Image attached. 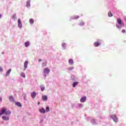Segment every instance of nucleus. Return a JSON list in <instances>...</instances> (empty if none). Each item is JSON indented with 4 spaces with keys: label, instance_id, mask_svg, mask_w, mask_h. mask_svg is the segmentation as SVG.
<instances>
[{
    "label": "nucleus",
    "instance_id": "1",
    "mask_svg": "<svg viewBox=\"0 0 126 126\" xmlns=\"http://www.w3.org/2000/svg\"><path fill=\"white\" fill-rule=\"evenodd\" d=\"M3 114H5L7 116H9L11 112L9 110L6 111V108H2L1 111H0V117L1 115H3Z\"/></svg>",
    "mask_w": 126,
    "mask_h": 126
},
{
    "label": "nucleus",
    "instance_id": "2",
    "mask_svg": "<svg viewBox=\"0 0 126 126\" xmlns=\"http://www.w3.org/2000/svg\"><path fill=\"white\" fill-rule=\"evenodd\" d=\"M111 119H113L114 122L115 123H118V117H117V115H112L111 116Z\"/></svg>",
    "mask_w": 126,
    "mask_h": 126
},
{
    "label": "nucleus",
    "instance_id": "3",
    "mask_svg": "<svg viewBox=\"0 0 126 126\" xmlns=\"http://www.w3.org/2000/svg\"><path fill=\"white\" fill-rule=\"evenodd\" d=\"M43 72L45 74H49L50 73V69L48 67L45 68Z\"/></svg>",
    "mask_w": 126,
    "mask_h": 126
},
{
    "label": "nucleus",
    "instance_id": "4",
    "mask_svg": "<svg viewBox=\"0 0 126 126\" xmlns=\"http://www.w3.org/2000/svg\"><path fill=\"white\" fill-rule=\"evenodd\" d=\"M117 22L118 24H119L120 25H121V26H123V27L124 26V22H122V20H121V19H118Z\"/></svg>",
    "mask_w": 126,
    "mask_h": 126
},
{
    "label": "nucleus",
    "instance_id": "5",
    "mask_svg": "<svg viewBox=\"0 0 126 126\" xmlns=\"http://www.w3.org/2000/svg\"><path fill=\"white\" fill-rule=\"evenodd\" d=\"M18 25L19 28H22V23L21 22V20L20 19H18Z\"/></svg>",
    "mask_w": 126,
    "mask_h": 126
},
{
    "label": "nucleus",
    "instance_id": "6",
    "mask_svg": "<svg viewBox=\"0 0 126 126\" xmlns=\"http://www.w3.org/2000/svg\"><path fill=\"white\" fill-rule=\"evenodd\" d=\"M2 119L4 121H9V117H7V116H3L2 117Z\"/></svg>",
    "mask_w": 126,
    "mask_h": 126
},
{
    "label": "nucleus",
    "instance_id": "7",
    "mask_svg": "<svg viewBox=\"0 0 126 126\" xmlns=\"http://www.w3.org/2000/svg\"><path fill=\"white\" fill-rule=\"evenodd\" d=\"M28 66V61H25L24 63V70H25L26 69V68H27V67Z\"/></svg>",
    "mask_w": 126,
    "mask_h": 126
},
{
    "label": "nucleus",
    "instance_id": "8",
    "mask_svg": "<svg viewBox=\"0 0 126 126\" xmlns=\"http://www.w3.org/2000/svg\"><path fill=\"white\" fill-rule=\"evenodd\" d=\"M85 101H86V96L82 97L80 99V102H81L82 103H84Z\"/></svg>",
    "mask_w": 126,
    "mask_h": 126
},
{
    "label": "nucleus",
    "instance_id": "9",
    "mask_svg": "<svg viewBox=\"0 0 126 126\" xmlns=\"http://www.w3.org/2000/svg\"><path fill=\"white\" fill-rule=\"evenodd\" d=\"M31 97H32L33 99L35 98V97H36V92L35 91L31 93Z\"/></svg>",
    "mask_w": 126,
    "mask_h": 126
},
{
    "label": "nucleus",
    "instance_id": "10",
    "mask_svg": "<svg viewBox=\"0 0 126 126\" xmlns=\"http://www.w3.org/2000/svg\"><path fill=\"white\" fill-rule=\"evenodd\" d=\"M42 99L43 101H47L48 100V96L47 95H43Z\"/></svg>",
    "mask_w": 126,
    "mask_h": 126
},
{
    "label": "nucleus",
    "instance_id": "11",
    "mask_svg": "<svg viewBox=\"0 0 126 126\" xmlns=\"http://www.w3.org/2000/svg\"><path fill=\"white\" fill-rule=\"evenodd\" d=\"M39 112L42 114H45V113H46V110L43 108H42L41 109H39Z\"/></svg>",
    "mask_w": 126,
    "mask_h": 126
},
{
    "label": "nucleus",
    "instance_id": "12",
    "mask_svg": "<svg viewBox=\"0 0 126 126\" xmlns=\"http://www.w3.org/2000/svg\"><path fill=\"white\" fill-rule=\"evenodd\" d=\"M10 72H11V69H8L6 73V76H8V75H9Z\"/></svg>",
    "mask_w": 126,
    "mask_h": 126
},
{
    "label": "nucleus",
    "instance_id": "13",
    "mask_svg": "<svg viewBox=\"0 0 126 126\" xmlns=\"http://www.w3.org/2000/svg\"><path fill=\"white\" fill-rule=\"evenodd\" d=\"M15 105H17L18 107H20V108H21V107H22V105L21 104V103L19 102H17L15 103Z\"/></svg>",
    "mask_w": 126,
    "mask_h": 126
},
{
    "label": "nucleus",
    "instance_id": "14",
    "mask_svg": "<svg viewBox=\"0 0 126 126\" xmlns=\"http://www.w3.org/2000/svg\"><path fill=\"white\" fill-rule=\"evenodd\" d=\"M68 63H69V64H73L74 63H73V60L72 59H69L68 61Z\"/></svg>",
    "mask_w": 126,
    "mask_h": 126
},
{
    "label": "nucleus",
    "instance_id": "15",
    "mask_svg": "<svg viewBox=\"0 0 126 126\" xmlns=\"http://www.w3.org/2000/svg\"><path fill=\"white\" fill-rule=\"evenodd\" d=\"M30 45V43L28 41H27L25 43V47H29Z\"/></svg>",
    "mask_w": 126,
    "mask_h": 126
},
{
    "label": "nucleus",
    "instance_id": "16",
    "mask_svg": "<svg viewBox=\"0 0 126 126\" xmlns=\"http://www.w3.org/2000/svg\"><path fill=\"white\" fill-rule=\"evenodd\" d=\"M9 100L11 101V102H14V98H13V96H10L9 97Z\"/></svg>",
    "mask_w": 126,
    "mask_h": 126
},
{
    "label": "nucleus",
    "instance_id": "17",
    "mask_svg": "<svg viewBox=\"0 0 126 126\" xmlns=\"http://www.w3.org/2000/svg\"><path fill=\"white\" fill-rule=\"evenodd\" d=\"M78 83H79V82H75L73 83V87H75V86H76V85H77V84H78Z\"/></svg>",
    "mask_w": 126,
    "mask_h": 126
},
{
    "label": "nucleus",
    "instance_id": "18",
    "mask_svg": "<svg viewBox=\"0 0 126 126\" xmlns=\"http://www.w3.org/2000/svg\"><path fill=\"white\" fill-rule=\"evenodd\" d=\"M108 16L109 17H112V16H113V14L112 13V12H111V11H109L108 12Z\"/></svg>",
    "mask_w": 126,
    "mask_h": 126
},
{
    "label": "nucleus",
    "instance_id": "19",
    "mask_svg": "<svg viewBox=\"0 0 126 126\" xmlns=\"http://www.w3.org/2000/svg\"><path fill=\"white\" fill-rule=\"evenodd\" d=\"M30 23L31 24H33L34 23V20L33 19H30Z\"/></svg>",
    "mask_w": 126,
    "mask_h": 126
},
{
    "label": "nucleus",
    "instance_id": "20",
    "mask_svg": "<svg viewBox=\"0 0 126 126\" xmlns=\"http://www.w3.org/2000/svg\"><path fill=\"white\" fill-rule=\"evenodd\" d=\"M94 46L95 47H98V46H99V45H100V43L99 42H94Z\"/></svg>",
    "mask_w": 126,
    "mask_h": 126
},
{
    "label": "nucleus",
    "instance_id": "21",
    "mask_svg": "<svg viewBox=\"0 0 126 126\" xmlns=\"http://www.w3.org/2000/svg\"><path fill=\"white\" fill-rule=\"evenodd\" d=\"M85 24V23H84L83 21H81L80 23V26H83V25H84Z\"/></svg>",
    "mask_w": 126,
    "mask_h": 126
},
{
    "label": "nucleus",
    "instance_id": "22",
    "mask_svg": "<svg viewBox=\"0 0 126 126\" xmlns=\"http://www.w3.org/2000/svg\"><path fill=\"white\" fill-rule=\"evenodd\" d=\"M30 1H28L27 2V7H30Z\"/></svg>",
    "mask_w": 126,
    "mask_h": 126
},
{
    "label": "nucleus",
    "instance_id": "23",
    "mask_svg": "<svg viewBox=\"0 0 126 126\" xmlns=\"http://www.w3.org/2000/svg\"><path fill=\"white\" fill-rule=\"evenodd\" d=\"M21 76H22V77H23L24 78H25V77H26V76L25 75V73H22L21 74Z\"/></svg>",
    "mask_w": 126,
    "mask_h": 126
},
{
    "label": "nucleus",
    "instance_id": "24",
    "mask_svg": "<svg viewBox=\"0 0 126 126\" xmlns=\"http://www.w3.org/2000/svg\"><path fill=\"white\" fill-rule=\"evenodd\" d=\"M46 111L47 112H50V107H49V106L46 107Z\"/></svg>",
    "mask_w": 126,
    "mask_h": 126
},
{
    "label": "nucleus",
    "instance_id": "25",
    "mask_svg": "<svg viewBox=\"0 0 126 126\" xmlns=\"http://www.w3.org/2000/svg\"><path fill=\"white\" fill-rule=\"evenodd\" d=\"M78 18H79V16H75L73 17V19H78Z\"/></svg>",
    "mask_w": 126,
    "mask_h": 126
},
{
    "label": "nucleus",
    "instance_id": "26",
    "mask_svg": "<svg viewBox=\"0 0 126 126\" xmlns=\"http://www.w3.org/2000/svg\"><path fill=\"white\" fill-rule=\"evenodd\" d=\"M41 91H44L45 90V87H40Z\"/></svg>",
    "mask_w": 126,
    "mask_h": 126
},
{
    "label": "nucleus",
    "instance_id": "27",
    "mask_svg": "<svg viewBox=\"0 0 126 126\" xmlns=\"http://www.w3.org/2000/svg\"><path fill=\"white\" fill-rule=\"evenodd\" d=\"M16 18V16L15 15H13L12 16V19H15Z\"/></svg>",
    "mask_w": 126,
    "mask_h": 126
},
{
    "label": "nucleus",
    "instance_id": "28",
    "mask_svg": "<svg viewBox=\"0 0 126 126\" xmlns=\"http://www.w3.org/2000/svg\"><path fill=\"white\" fill-rule=\"evenodd\" d=\"M42 66L44 67L45 66H47V64L45 63H42Z\"/></svg>",
    "mask_w": 126,
    "mask_h": 126
},
{
    "label": "nucleus",
    "instance_id": "29",
    "mask_svg": "<svg viewBox=\"0 0 126 126\" xmlns=\"http://www.w3.org/2000/svg\"><path fill=\"white\" fill-rule=\"evenodd\" d=\"M73 68H74V67H71L68 68V70H72V69H73Z\"/></svg>",
    "mask_w": 126,
    "mask_h": 126
},
{
    "label": "nucleus",
    "instance_id": "30",
    "mask_svg": "<svg viewBox=\"0 0 126 126\" xmlns=\"http://www.w3.org/2000/svg\"><path fill=\"white\" fill-rule=\"evenodd\" d=\"M123 33H126V30H122Z\"/></svg>",
    "mask_w": 126,
    "mask_h": 126
},
{
    "label": "nucleus",
    "instance_id": "31",
    "mask_svg": "<svg viewBox=\"0 0 126 126\" xmlns=\"http://www.w3.org/2000/svg\"><path fill=\"white\" fill-rule=\"evenodd\" d=\"M117 28H119V29H121V27L119 26H118V25H116Z\"/></svg>",
    "mask_w": 126,
    "mask_h": 126
},
{
    "label": "nucleus",
    "instance_id": "32",
    "mask_svg": "<svg viewBox=\"0 0 126 126\" xmlns=\"http://www.w3.org/2000/svg\"><path fill=\"white\" fill-rule=\"evenodd\" d=\"M3 69L1 67H0V71H2Z\"/></svg>",
    "mask_w": 126,
    "mask_h": 126
},
{
    "label": "nucleus",
    "instance_id": "33",
    "mask_svg": "<svg viewBox=\"0 0 126 126\" xmlns=\"http://www.w3.org/2000/svg\"><path fill=\"white\" fill-rule=\"evenodd\" d=\"M62 46H63V47H64V46H65V43H63V44H62Z\"/></svg>",
    "mask_w": 126,
    "mask_h": 126
},
{
    "label": "nucleus",
    "instance_id": "34",
    "mask_svg": "<svg viewBox=\"0 0 126 126\" xmlns=\"http://www.w3.org/2000/svg\"><path fill=\"white\" fill-rule=\"evenodd\" d=\"M41 61H42V60H41V59L38 60L39 62H41Z\"/></svg>",
    "mask_w": 126,
    "mask_h": 126
},
{
    "label": "nucleus",
    "instance_id": "35",
    "mask_svg": "<svg viewBox=\"0 0 126 126\" xmlns=\"http://www.w3.org/2000/svg\"><path fill=\"white\" fill-rule=\"evenodd\" d=\"M1 100H2V98H1V97H0V101H1Z\"/></svg>",
    "mask_w": 126,
    "mask_h": 126
},
{
    "label": "nucleus",
    "instance_id": "36",
    "mask_svg": "<svg viewBox=\"0 0 126 126\" xmlns=\"http://www.w3.org/2000/svg\"><path fill=\"white\" fill-rule=\"evenodd\" d=\"M0 18H1V14H0Z\"/></svg>",
    "mask_w": 126,
    "mask_h": 126
},
{
    "label": "nucleus",
    "instance_id": "37",
    "mask_svg": "<svg viewBox=\"0 0 126 126\" xmlns=\"http://www.w3.org/2000/svg\"><path fill=\"white\" fill-rule=\"evenodd\" d=\"M39 104H40V102H38V105H39Z\"/></svg>",
    "mask_w": 126,
    "mask_h": 126
}]
</instances>
